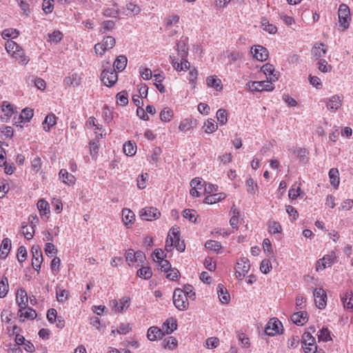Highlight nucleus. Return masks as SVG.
<instances>
[{
	"mask_svg": "<svg viewBox=\"0 0 353 353\" xmlns=\"http://www.w3.org/2000/svg\"><path fill=\"white\" fill-rule=\"evenodd\" d=\"M6 49L8 53L16 59H20L22 64L26 65L28 63L29 59H27L23 49L16 42L10 40L6 43Z\"/></svg>",
	"mask_w": 353,
	"mask_h": 353,
	"instance_id": "1",
	"label": "nucleus"
},
{
	"mask_svg": "<svg viewBox=\"0 0 353 353\" xmlns=\"http://www.w3.org/2000/svg\"><path fill=\"white\" fill-rule=\"evenodd\" d=\"M173 303L179 310L184 311L188 308L189 301L183 290L176 288L173 293Z\"/></svg>",
	"mask_w": 353,
	"mask_h": 353,
	"instance_id": "2",
	"label": "nucleus"
},
{
	"mask_svg": "<svg viewBox=\"0 0 353 353\" xmlns=\"http://www.w3.org/2000/svg\"><path fill=\"white\" fill-rule=\"evenodd\" d=\"M315 338L310 332H305L301 338V343L305 353H315L317 347L315 345Z\"/></svg>",
	"mask_w": 353,
	"mask_h": 353,
	"instance_id": "3",
	"label": "nucleus"
},
{
	"mask_svg": "<svg viewBox=\"0 0 353 353\" xmlns=\"http://www.w3.org/2000/svg\"><path fill=\"white\" fill-rule=\"evenodd\" d=\"M338 15L339 23L343 27V30L347 29L350 21V11L349 7L343 3L340 5Z\"/></svg>",
	"mask_w": 353,
	"mask_h": 353,
	"instance_id": "4",
	"label": "nucleus"
},
{
	"mask_svg": "<svg viewBox=\"0 0 353 353\" xmlns=\"http://www.w3.org/2000/svg\"><path fill=\"white\" fill-rule=\"evenodd\" d=\"M101 77L104 84L109 87L114 85L118 79L117 74L113 68L103 70Z\"/></svg>",
	"mask_w": 353,
	"mask_h": 353,
	"instance_id": "5",
	"label": "nucleus"
},
{
	"mask_svg": "<svg viewBox=\"0 0 353 353\" xmlns=\"http://www.w3.org/2000/svg\"><path fill=\"white\" fill-rule=\"evenodd\" d=\"M16 301L20 307L19 310V315L22 317L23 315V310L26 309L28 302V297L24 289L20 288L17 292Z\"/></svg>",
	"mask_w": 353,
	"mask_h": 353,
	"instance_id": "6",
	"label": "nucleus"
},
{
	"mask_svg": "<svg viewBox=\"0 0 353 353\" xmlns=\"http://www.w3.org/2000/svg\"><path fill=\"white\" fill-rule=\"evenodd\" d=\"M160 212L155 208L146 207L140 211V216L143 220L151 221L160 216Z\"/></svg>",
	"mask_w": 353,
	"mask_h": 353,
	"instance_id": "7",
	"label": "nucleus"
},
{
	"mask_svg": "<svg viewBox=\"0 0 353 353\" xmlns=\"http://www.w3.org/2000/svg\"><path fill=\"white\" fill-rule=\"evenodd\" d=\"M314 301L316 307L319 309H323L327 303V294L322 288H315L313 290Z\"/></svg>",
	"mask_w": 353,
	"mask_h": 353,
	"instance_id": "8",
	"label": "nucleus"
},
{
	"mask_svg": "<svg viewBox=\"0 0 353 353\" xmlns=\"http://www.w3.org/2000/svg\"><path fill=\"white\" fill-rule=\"evenodd\" d=\"M32 268L39 271L41 268V264L43 261V255L40 247L38 245H34L32 248Z\"/></svg>",
	"mask_w": 353,
	"mask_h": 353,
	"instance_id": "9",
	"label": "nucleus"
},
{
	"mask_svg": "<svg viewBox=\"0 0 353 353\" xmlns=\"http://www.w3.org/2000/svg\"><path fill=\"white\" fill-rule=\"evenodd\" d=\"M252 53L256 59L261 61H264L268 58L269 52L263 46L260 45L254 46L252 48Z\"/></svg>",
	"mask_w": 353,
	"mask_h": 353,
	"instance_id": "10",
	"label": "nucleus"
},
{
	"mask_svg": "<svg viewBox=\"0 0 353 353\" xmlns=\"http://www.w3.org/2000/svg\"><path fill=\"white\" fill-rule=\"evenodd\" d=\"M281 325V321L277 319H272L267 323L265 327V332L268 336H274L279 332V326Z\"/></svg>",
	"mask_w": 353,
	"mask_h": 353,
	"instance_id": "11",
	"label": "nucleus"
},
{
	"mask_svg": "<svg viewBox=\"0 0 353 353\" xmlns=\"http://www.w3.org/2000/svg\"><path fill=\"white\" fill-rule=\"evenodd\" d=\"M94 134H96L95 139H93L90 141V154L92 156H94L98 153L99 145V139H102L105 137L107 134L105 130H103L100 134H98L97 131L94 132Z\"/></svg>",
	"mask_w": 353,
	"mask_h": 353,
	"instance_id": "12",
	"label": "nucleus"
},
{
	"mask_svg": "<svg viewBox=\"0 0 353 353\" xmlns=\"http://www.w3.org/2000/svg\"><path fill=\"white\" fill-rule=\"evenodd\" d=\"M291 320L297 325H303L308 320L307 313L303 311L294 313L291 316Z\"/></svg>",
	"mask_w": 353,
	"mask_h": 353,
	"instance_id": "13",
	"label": "nucleus"
},
{
	"mask_svg": "<svg viewBox=\"0 0 353 353\" xmlns=\"http://www.w3.org/2000/svg\"><path fill=\"white\" fill-rule=\"evenodd\" d=\"M342 104V98L339 95L332 96L327 102V108L332 111L339 110Z\"/></svg>",
	"mask_w": 353,
	"mask_h": 353,
	"instance_id": "14",
	"label": "nucleus"
},
{
	"mask_svg": "<svg viewBox=\"0 0 353 353\" xmlns=\"http://www.w3.org/2000/svg\"><path fill=\"white\" fill-rule=\"evenodd\" d=\"M217 294L220 301L223 304H228L230 301V296L227 289L223 284H219L217 286Z\"/></svg>",
	"mask_w": 353,
	"mask_h": 353,
	"instance_id": "15",
	"label": "nucleus"
},
{
	"mask_svg": "<svg viewBox=\"0 0 353 353\" xmlns=\"http://www.w3.org/2000/svg\"><path fill=\"white\" fill-rule=\"evenodd\" d=\"M2 112L3 114L1 116V120L3 122H8L13 113V109L10 103L8 101L3 102Z\"/></svg>",
	"mask_w": 353,
	"mask_h": 353,
	"instance_id": "16",
	"label": "nucleus"
},
{
	"mask_svg": "<svg viewBox=\"0 0 353 353\" xmlns=\"http://www.w3.org/2000/svg\"><path fill=\"white\" fill-rule=\"evenodd\" d=\"M326 52L327 47L322 43L314 45L312 48V54L316 59L324 57Z\"/></svg>",
	"mask_w": 353,
	"mask_h": 353,
	"instance_id": "17",
	"label": "nucleus"
},
{
	"mask_svg": "<svg viewBox=\"0 0 353 353\" xmlns=\"http://www.w3.org/2000/svg\"><path fill=\"white\" fill-rule=\"evenodd\" d=\"M57 119V117L52 113L48 114L42 123L43 130L49 132L51 128L56 124Z\"/></svg>",
	"mask_w": 353,
	"mask_h": 353,
	"instance_id": "18",
	"label": "nucleus"
},
{
	"mask_svg": "<svg viewBox=\"0 0 353 353\" xmlns=\"http://www.w3.org/2000/svg\"><path fill=\"white\" fill-rule=\"evenodd\" d=\"M164 333L163 330L157 327H150L147 333V336L150 341H155L158 339H161Z\"/></svg>",
	"mask_w": 353,
	"mask_h": 353,
	"instance_id": "19",
	"label": "nucleus"
},
{
	"mask_svg": "<svg viewBox=\"0 0 353 353\" xmlns=\"http://www.w3.org/2000/svg\"><path fill=\"white\" fill-rule=\"evenodd\" d=\"M177 328L176 321L173 318L168 319L163 324L162 329L164 333L169 334Z\"/></svg>",
	"mask_w": 353,
	"mask_h": 353,
	"instance_id": "20",
	"label": "nucleus"
},
{
	"mask_svg": "<svg viewBox=\"0 0 353 353\" xmlns=\"http://www.w3.org/2000/svg\"><path fill=\"white\" fill-rule=\"evenodd\" d=\"M122 216H123V221L128 228H129V225H131L133 223L134 219H135V215L134 213L128 209V208H123L122 210Z\"/></svg>",
	"mask_w": 353,
	"mask_h": 353,
	"instance_id": "21",
	"label": "nucleus"
},
{
	"mask_svg": "<svg viewBox=\"0 0 353 353\" xmlns=\"http://www.w3.org/2000/svg\"><path fill=\"white\" fill-rule=\"evenodd\" d=\"M252 85L258 86L257 92L272 91L274 89V85L269 81H252Z\"/></svg>",
	"mask_w": 353,
	"mask_h": 353,
	"instance_id": "22",
	"label": "nucleus"
},
{
	"mask_svg": "<svg viewBox=\"0 0 353 353\" xmlns=\"http://www.w3.org/2000/svg\"><path fill=\"white\" fill-rule=\"evenodd\" d=\"M59 177L62 179L64 183L68 185L74 184L75 181L74 176L69 173L65 169H61L59 172Z\"/></svg>",
	"mask_w": 353,
	"mask_h": 353,
	"instance_id": "23",
	"label": "nucleus"
},
{
	"mask_svg": "<svg viewBox=\"0 0 353 353\" xmlns=\"http://www.w3.org/2000/svg\"><path fill=\"white\" fill-rule=\"evenodd\" d=\"M196 125V121L192 119H185L180 123L179 128L182 132H187L194 128Z\"/></svg>",
	"mask_w": 353,
	"mask_h": 353,
	"instance_id": "24",
	"label": "nucleus"
},
{
	"mask_svg": "<svg viewBox=\"0 0 353 353\" xmlns=\"http://www.w3.org/2000/svg\"><path fill=\"white\" fill-rule=\"evenodd\" d=\"M11 248V241L6 238L3 240L0 249V258L6 259Z\"/></svg>",
	"mask_w": 353,
	"mask_h": 353,
	"instance_id": "25",
	"label": "nucleus"
},
{
	"mask_svg": "<svg viewBox=\"0 0 353 353\" xmlns=\"http://www.w3.org/2000/svg\"><path fill=\"white\" fill-rule=\"evenodd\" d=\"M225 198V193H216L206 196L204 199V203L207 204H214L224 199Z\"/></svg>",
	"mask_w": 353,
	"mask_h": 353,
	"instance_id": "26",
	"label": "nucleus"
},
{
	"mask_svg": "<svg viewBox=\"0 0 353 353\" xmlns=\"http://www.w3.org/2000/svg\"><path fill=\"white\" fill-rule=\"evenodd\" d=\"M344 307L353 310V294L352 292H347L341 297Z\"/></svg>",
	"mask_w": 353,
	"mask_h": 353,
	"instance_id": "27",
	"label": "nucleus"
},
{
	"mask_svg": "<svg viewBox=\"0 0 353 353\" xmlns=\"http://www.w3.org/2000/svg\"><path fill=\"white\" fill-rule=\"evenodd\" d=\"M33 117V110L30 108H25L22 110L21 114L19 117V121H15V124L18 125V123H22L23 121H29Z\"/></svg>",
	"mask_w": 353,
	"mask_h": 353,
	"instance_id": "28",
	"label": "nucleus"
},
{
	"mask_svg": "<svg viewBox=\"0 0 353 353\" xmlns=\"http://www.w3.org/2000/svg\"><path fill=\"white\" fill-rule=\"evenodd\" d=\"M176 50L178 54L182 58H185L188 54V48L185 40H181L176 43Z\"/></svg>",
	"mask_w": 353,
	"mask_h": 353,
	"instance_id": "29",
	"label": "nucleus"
},
{
	"mask_svg": "<svg viewBox=\"0 0 353 353\" xmlns=\"http://www.w3.org/2000/svg\"><path fill=\"white\" fill-rule=\"evenodd\" d=\"M127 62V57L124 55H120L116 59L114 67L119 72L123 71L126 67Z\"/></svg>",
	"mask_w": 353,
	"mask_h": 353,
	"instance_id": "30",
	"label": "nucleus"
},
{
	"mask_svg": "<svg viewBox=\"0 0 353 353\" xmlns=\"http://www.w3.org/2000/svg\"><path fill=\"white\" fill-rule=\"evenodd\" d=\"M206 83L208 86L215 88L217 91H221L223 89L221 81L219 79L214 78V77H209L206 79Z\"/></svg>",
	"mask_w": 353,
	"mask_h": 353,
	"instance_id": "31",
	"label": "nucleus"
},
{
	"mask_svg": "<svg viewBox=\"0 0 353 353\" xmlns=\"http://www.w3.org/2000/svg\"><path fill=\"white\" fill-rule=\"evenodd\" d=\"M64 82L67 85L78 86L81 83V77L77 73H73L65 77Z\"/></svg>",
	"mask_w": 353,
	"mask_h": 353,
	"instance_id": "32",
	"label": "nucleus"
},
{
	"mask_svg": "<svg viewBox=\"0 0 353 353\" xmlns=\"http://www.w3.org/2000/svg\"><path fill=\"white\" fill-rule=\"evenodd\" d=\"M37 208L41 216L50 213L49 203L43 199H41L38 201Z\"/></svg>",
	"mask_w": 353,
	"mask_h": 353,
	"instance_id": "33",
	"label": "nucleus"
},
{
	"mask_svg": "<svg viewBox=\"0 0 353 353\" xmlns=\"http://www.w3.org/2000/svg\"><path fill=\"white\" fill-rule=\"evenodd\" d=\"M329 177L330 183L334 187H337L339 184V174L336 168H332L329 171Z\"/></svg>",
	"mask_w": 353,
	"mask_h": 353,
	"instance_id": "34",
	"label": "nucleus"
},
{
	"mask_svg": "<svg viewBox=\"0 0 353 353\" xmlns=\"http://www.w3.org/2000/svg\"><path fill=\"white\" fill-rule=\"evenodd\" d=\"M236 267L243 274L248 273L250 268V261L247 258H242L236 263Z\"/></svg>",
	"mask_w": 353,
	"mask_h": 353,
	"instance_id": "35",
	"label": "nucleus"
},
{
	"mask_svg": "<svg viewBox=\"0 0 353 353\" xmlns=\"http://www.w3.org/2000/svg\"><path fill=\"white\" fill-rule=\"evenodd\" d=\"M177 340L173 336L165 338L162 342V346L165 349H174L177 346Z\"/></svg>",
	"mask_w": 353,
	"mask_h": 353,
	"instance_id": "36",
	"label": "nucleus"
},
{
	"mask_svg": "<svg viewBox=\"0 0 353 353\" xmlns=\"http://www.w3.org/2000/svg\"><path fill=\"white\" fill-rule=\"evenodd\" d=\"M21 233L28 240L32 239L34 233L33 226L23 223L21 226Z\"/></svg>",
	"mask_w": 353,
	"mask_h": 353,
	"instance_id": "37",
	"label": "nucleus"
},
{
	"mask_svg": "<svg viewBox=\"0 0 353 353\" xmlns=\"http://www.w3.org/2000/svg\"><path fill=\"white\" fill-rule=\"evenodd\" d=\"M137 274L140 278L149 279L152 276V272L150 267L144 266L138 270Z\"/></svg>",
	"mask_w": 353,
	"mask_h": 353,
	"instance_id": "38",
	"label": "nucleus"
},
{
	"mask_svg": "<svg viewBox=\"0 0 353 353\" xmlns=\"http://www.w3.org/2000/svg\"><path fill=\"white\" fill-rule=\"evenodd\" d=\"M123 152L127 155L132 157L137 152V146L131 141H128L123 145Z\"/></svg>",
	"mask_w": 353,
	"mask_h": 353,
	"instance_id": "39",
	"label": "nucleus"
},
{
	"mask_svg": "<svg viewBox=\"0 0 353 353\" xmlns=\"http://www.w3.org/2000/svg\"><path fill=\"white\" fill-rule=\"evenodd\" d=\"M294 153L297 156L300 161L306 163L308 161L307 154L308 152L305 148H299L294 151Z\"/></svg>",
	"mask_w": 353,
	"mask_h": 353,
	"instance_id": "40",
	"label": "nucleus"
},
{
	"mask_svg": "<svg viewBox=\"0 0 353 353\" xmlns=\"http://www.w3.org/2000/svg\"><path fill=\"white\" fill-rule=\"evenodd\" d=\"M8 281L7 277L3 276L0 281V298H3L6 296L8 292Z\"/></svg>",
	"mask_w": 353,
	"mask_h": 353,
	"instance_id": "41",
	"label": "nucleus"
},
{
	"mask_svg": "<svg viewBox=\"0 0 353 353\" xmlns=\"http://www.w3.org/2000/svg\"><path fill=\"white\" fill-rule=\"evenodd\" d=\"M114 26L115 23L112 20L104 21L101 24L100 32H101V34H105L107 32L113 30Z\"/></svg>",
	"mask_w": 353,
	"mask_h": 353,
	"instance_id": "42",
	"label": "nucleus"
},
{
	"mask_svg": "<svg viewBox=\"0 0 353 353\" xmlns=\"http://www.w3.org/2000/svg\"><path fill=\"white\" fill-rule=\"evenodd\" d=\"M173 117V112L169 108H165L160 113V119L163 122H168Z\"/></svg>",
	"mask_w": 353,
	"mask_h": 353,
	"instance_id": "43",
	"label": "nucleus"
},
{
	"mask_svg": "<svg viewBox=\"0 0 353 353\" xmlns=\"http://www.w3.org/2000/svg\"><path fill=\"white\" fill-rule=\"evenodd\" d=\"M268 227L269 232L272 234L280 233L282 230L280 223L275 221H269L268 223Z\"/></svg>",
	"mask_w": 353,
	"mask_h": 353,
	"instance_id": "44",
	"label": "nucleus"
},
{
	"mask_svg": "<svg viewBox=\"0 0 353 353\" xmlns=\"http://www.w3.org/2000/svg\"><path fill=\"white\" fill-rule=\"evenodd\" d=\"M126 10L128 12H123L125 15H128L129 14H138L141 12V8L137 5L130 2L126 4Z\"/></svg>",
	"mask_w": 353,
	"mask_h": 353,
	"instance_id": "45",
	"label": "nucleus"
},
{
	"mask_svg": "<svg viewBox=\"0 0 353 353\" xmlns=\"http://www.w3.org/2000/svg\"><path fill=\"white\" fill-rule=\"evenodd\" d=\"M183 216L185 219H187L193 223L196 222L197 214H196V212L193 210H190V209L184 210L183 212Z\"/></svg>",
	"mask_w": 353,
	"mask_h": 353,
	"instance_id": "46",
	"label": "nucleus"
},
{
	"mask_svg": "<svg viewBox=\"0 0 353 353\" xmlns=\"http://www.w3.org/2000/svg\"><path fill=\"white\" fill-rule=\"evenodd\" d=\"M204 128H205V132L206 133H212L217 130L218 125L214 123V121L213 119H208L204 123Z\"/></svg>",
	"mask_w": 353,
	"mask_h": 353,
	"instance_id": "47",
	"label": "nucleus"
},
{
	"mask_svg": "<svg viewBox=\"0 0 353 353\" xmlns=\"http://www.w3.org/2000/svg\"><path fill=\"white\" fill-rule=\"evenodd\" d=\"M205 247L208 250L217 252L221 248V245L216 241L208 240L205 242Z\"/></svg>",
	"mask_w": 353,
	"mask_h": 353,
	"instance_id": "48",
	"label": "nucleus"
},
{
	"mask_svg": "<svg viewBox=\"0 0 353 353\" xmlns=\"http://www.w3.org/2000/svg\"><path fill=\"white\" fill-rule=\"evenodd\" d=\"M216 119L221 125H225L228 121L226 111L223 109H219L216 112Z\"/></svg>",
	"mask_w": 353,
	"mask_h": 353,
	"instance_id": "49",
	"label": "nucleus"
},
{
	"mask_svg": "<svg viewBox=\"0 0 353 353\" xmlns=\"http://www.w3.org/2000/svg\"><path fill=\"white\" fill-rule=\"evenodd\" d=\"M19 34V32L17 29L9 28L6 29L2 32V37L5 39L11 37L12 39L17 38Z\"/></svg>",
	"mask_w": 353,
	"mask_h": 353,
	"instance_id": "50",
	"label": "nucleus"
},
{
	"mask_svg": "<svg viewBox=\"0 0 353 353\" xmlns=\"http://www.w3.org/2000/svg\"><path fill=\"white\" fill-rule=\"evenodd\" d=\"M246 186L248 192L252 194H255L258 190L257 184L252 178H249L246 181Z\"/></svg>",
	"mask_w": 353,
	"mask_h": 353,
	"instance_id": "51",
	"label": "nucleus"
},
{
	"mask_svg": "<svg viewBox=\"0 0 353 353\" xmlns=\"http://www.w3.org/2000/svg\"><path fill=\"white\" fill-rule=\"evenodd\" d=\"M319 341H328L332 340L330 332L327 327H323L318 334Z\"/></svg>",
	"mask_w": 353,
	"mask_h": 353,
	"instance_id": "52",
	"label": "nucleus"
},
{
	"mask_svg": "<svg viewBox=\"0 0 353 353\" xmlns=\"http://www.w3.org/2000/svg\"><path fill=\"white\" fill-rule=\"evenodd\" d=\"M117 103L121 105H125L128 103V93L126 91H121L117 94Z\"/></svg>",
	"mask_w": 353,
	"mask_h": 353,
	"instance_id": "53",
	"label": "nucleus"
},
{
	"mask_svg": "<svg viewBox=\"0 0 353 353\" xmlns=\"http://www.w3.org/2000/svg\"><path fill=\"white\" fill-rule=\"evenodd\" d=\"M319 70L324 73L330 72L332 70V67L328 65L327 62L325 59H320L318 62Z\"/></svg>",
	"mask_w": 353,
	"mask_h": 353,
	"instance_id": "54",
	"label": "nucleus"
},
{
	"mask_svg": "<svg viewBox=\"0 0 353 353\" xmlns=\"http://www.w3.org/2000/svg\"><path fill=\"white\" fill-rule=\"evenodd\" d=\"M54 0H43L42 7L45 13H51L54 9Z\"/></svg>",
	"mask_w": 353,
	"mask_h": 353,
	"instance_id": "55",
	"label": "nucleus"
},
{
	"mask_svg": "<svg viewBox=\"0 0 353 353\" xmlns=\"http://www.w3.org/2000/svg\"><path fill=\"white\" fill-rule=\"evenodd\" d=\"M95 118L94 117H90L88 121L86 122V126L89 128H92V127H94V132L97 131V130H100L101 132H102V130H103V128H102V125H100V124H98V123H95Z\"/></svg>",
	"mask_w": 353,
	"mask_h": 353,
	"instance_id": "56",
	"label": "nucleus"
},
{
	"mask_svg": "<svg viewBox=\"0 0 353 353\" xmlns=\"http://www.w3.org/2000/svg\"><path fill=\"white\" fill-rule=\"evenodd\" d=\"M17 257L19 262L22 263L27 258V251L24 246H20L17 250Z\"/></svg>",
	"mask_w": 353,
	"mask_h": 353,
	"instance_id": "57",
	"label": "nucleus"
},
{
	"mask_svg": "<svg viewBox=\"0 0 353 353\" xmlns=\"http://www.w3.org/2000/svg\"><path fill=\"white\" fill-rule=\"evenodd\" d=\"M130 299L128 296H123L119 300L120 308L118 312H122L124 309H127L130 306Z\"/></svg>",
	"mask_w": 353,
	"mask_h": 353,
	"instance_id": "58",
	"label": "nucleus"
},
{
	"mask_svg": "<svg viewBox=\"0 0 353 353\" xmlns=\"http://www.w3.org/2000/svg\"><path fill=\"white\" fill-rule=\"evenodd\" d=\"M50 41L58 43L63 38V34L59 30H55L49 34Z\"/></svg>",
	"mask_w": 353,
	"mask_h": 353,
	"instance_id": "59",
	"label": "nucleus"
},
{
	"mask_svg": "<svg viewBox=\"0 0 353 353\" xmlns=\"http://www.w3.org/2000/svg\"><path fill=\"white\" fill-rule=\"evenodd\" d=\"M45 253L48 256H52L53 254H55L57 252V250L55 248V246L52 243H47L45 245L44 248Z\"/></svg>",
	"mask_w": 353,
	"mask_h": 353,
	"instance_id": "60",
	"label": "nucleus"
},
{
	"mask_svg": "<svg viewBox=\"0 0 353 353\" xmlns=\"http://www.w3.org/2000/svg\"><path fill=\"white\" fill-rule=\"evenodd\" d=\"M116 41L113 37L108 36L103 39V44L105 49H111L115 45Z\"/></svg>",
	"mask_w": 353,
	"mask_h": 353,
	"instance_id": "61",
	"label": "nucleus"
},
{
	"mask_svg": "<svg viewBox=\"0 0 353 353\" xmlns=\"http://www.w3.org/2000/svg\"><path fill=\"white\" fill-rule=\"evenodd\" d=\"M272 268V264L269 260L264 259L260 265V270L264 274H268Z\"/></svg>",
	"mask_w": 353,
	"mask_h": 353,
	"instance_id": "62",
	"label": "nucleus"
},
{
	"mask_svg": "<svg viewBox=\"0 0 353 353\" xmlns=\"http://www.w3.org/2000/svg\"><path fill=\"white\" fill-rule=\"evenodd\" d=\"M148 177V174L145 173L139 175L137 178V187L139 189H144L146 187V179Z\"/></svg>",
	"mask_w": 353,
	"mask_h": 353,
	"instance_id": "63",
	"label": "nucleus"
},
{
	"mask_svg": "<svg viewBox=\"0 0 353 353\" xmlns=\"http://www.w3.org/2000/svg\"><path fill=\"white\" fill-rule=\"evenodd\" d=\"M219 345V339L217 337H210L206 340V346L208 348H216Z\"/></svg>",
	"mask_w": 353,
	"mask_h": 353,
	"instance_id": "64",
	"label": "nucleus"
}]
</instances>
